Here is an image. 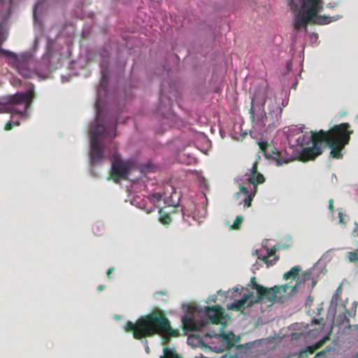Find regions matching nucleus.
<instances>
[{
  "instance_id": "f257e3e1",
  "label": "nucleus",
  "mask_w": 358,
  "mask_h": 358,
  "mask_svg": "<svg viewBox=\"0 0 358 358\" xmlns=\"http://www.w3.org/2000/svg\"><path fill=\"white\" fill-rule=\"evenodd\" d=\"M350 128L349 123H342L334 126L328 131L321 129L311 131L310 142L300 152L299 160L303 162L314 160L322 154L327 147L331 150V157L342 158V150L349 143L350 135L353 133Z\"/></svg>"
},
{
  "instance_id": "f03ea898",
  "label": "nucleus",
  "mask_w": 358,
  "mask_h": 358,
  "mask_svg": "<svg viewBox=\"0 0 358 358\" xmlns=\"http://www.w3.org/2000/svg\"><path fill=\"white\" fill-rule=\"evenodd\" d=\"M123 329L132 333L136 339L159 334L163 342H167L169 338L178 335L177 331L171 327L167 318L157 314L141 317L136 322H127Z\"/></svg>"
},
{
  "instance_id": "7ed1b4c3",
  "label": "nucleus",
  "mask_w": 358,
  "mask_h": 358,
  "mask_svg": "<svg viewBox=\"0 0 358 358\" xmlns=\"http://www.w3.org/2000/svg\"><path fill=\"white\" fill-rule=\"evenodd\" d=\"M289 6L296 13L294 27L296 30H306L309 23L325 24L331 22V17L318 15L322 9V0H290Z\"/></svg>"
},
{
  "instance_id": "20e7f679",
  "label": "nucleus",
  "mask_w": 358,
  "mask_h": 358,
  "mask_svg": "<svg viewBox=\"0 0 358 358\" xmlns=\"http://www.w3.org/2000/svg\"><path fill=\"white\" fill-rule=\"evenodd\" d=\"M183 307L186 313L182 317V324L184 329L189 331H197L209 322L217 324L224 313V309L217 306L203 308L197 304H188Z\"/></svg>"
},
{
  "instance_id": "39448f33",
  "label": "nucleus",
  "mask_w": 358,
  "mask_h": 358,
  "mask_svg": "<svg viewBox=\"0 0 358 358\" xmlns=\"http://www.w3.org/2000/svg\"><path fill=\"white\" fill-rule=\"evenodd\" d=\"M312 280L310 274L304 273L298 278L294 286L285 285L267 288L257 284L255 277L253 276L250 279V285L252 289L256 290L257 296L249 301L248 306H252L257 308H262V306L259 303V301L265 302L282 301L284 297L282 294H287L288 295L292 294L299 284L302 282L305 283L307 280Z\"/></svg>"
},
{
  "instance_id": "423d86ee",
  "label": "nucleus",
  "mask_w": 358,
  "mask_h": 358,
  "mask_svg": "<svg viewBox=\"0 0 358 358\" xmlns=\"http://www.w3.org/2000/svg\"><path fill=\"white\" fill-rule=\"evenodd\" d=\"M117 123L110 127H106L99 123V111H97L96 122L91 126L90 134V161L92 165L100 164L103 159V150L105 148V142L110 141L116 136ZM111 148V147L110 146Z\"/></svg>"
},
{
  "instance_id": "0eeeda50",
  "label": "nucleus",
  "mask_w": 358,
  "mask_h": 358,
  "mask_svg": "<svg viewBox=\"0 0 358 358\" xmlns=\"http://www.w3.org/2000/svg\"><path fill=\"white\" fill-rule=\"evenodd\" d=\"M34 98V87L32 85L25 92H17L3 98V101L0 102V113H16L25 117Z\"/></svg>"
},
{
  "instance_id": "6e6552de",
  "label": "nucleus",
  "mask_w": 358,
  "mask_h": 358,
  "mask_svg": "<svg viewBox=\"0 0 358 358\" xmlns=\"http://www.w3.org/2000/svg\"><path fill=\"white\" fill-rule=\"evenodd\" d=\"M245 180L250 185L249 188L240 185V191L236 194V196H240L241 194H244V206L248 208L251 206L252 201L256 194L257 185L262 184L265 180L264 176L258 171V166L256 162L245 174Z\"/></svg>"
},
{
  "instance_id": "1a4fd4ad",
  "label": "nucleus",
  "mask_w": 358,
  "mask_h": 358,
  "mask_svg": "<svg viewBox=\"0 0 358 358\" xmlns=\"http://www.w3.org/2000/svg\"><path fill=\"white\" fill-rule=\"evenodd\" d=\"M267 98L266 87H261L255 91L252 100L250 109L252 122L262 120L266 115L264 106Z\"/></svg>"
},
{
  "instance_id": "9d476101",
  "label": "nucleus",
  "mask_w": 358,
  "mask_h": 358,
  "mask_svg": "<svg viewBox=\"0 0 358 358\" xmlns=\"http://www.w3.org/2000/svg\"><path fill=\"white\" fill-rule=\"evenodd\" d=\"M110 147L111 150L110 155L114 159L111 167V177L115 181L125 179L129 171V164L119 159L116 152V145L114 142L110 143Z\"/></svg>"
},
{
  "instance_id": "9b49d317",
  "label": "nucleus",
  "mask_w": 358,
  "mask_h": 358,
  "mask_svg": "<svg viewBox=\"0 0 358 358\" xmlns=\"http://www.w3.org/2000/svg\"><path fill=\"white\" fill-rule=\"evenodd\" d=\"M286 294H282L284 297L282 298V302H283L285 299L286 298V296H287ZM250 296H251L250 294H244L243 297L240 300L236 301L234 303H232L231 304H229L227 306V307H228L229 309L234 310H238L243 309L242 310V313L243 314H245H245L252 315L253 316V315H255L253 314L252 312H256L258 310H261V312H263L262 308H263V303H269V304L266 305V307H271L273 303H281V301L265 302V301H259V303L262 306V308H255L252 306H250L248 307V304L249 303V302H248V301L250 298Z\"/></svg>"
},
{
  "instance_id": "f8f14e48",
  "label": "nucleus",
  "mask_w": 358,
  "mask_h": 358,
  "mask_svg": "<svg viewBox=\"0 0 358 358\" xmlns=\"http://www.w3.org/2000/svg\"><path fill=\"white\" fill-rule=\"evenodd\" d=\"M7 55L14 59L13 66L24 78H29L33 76L34 72L29 67L30 61L28 59L19 58L16 54L10 52Z\"/></svg>"
},
{
  "instance_id": "ddd939ff",
  "label": "nucleus",
  "mask_w": 358,
  "mask_h": 358,
  "mask_svg": "<svg viewBox=\"0 0 358 358\" xmlns=\"http://www.w3.org/2000/svg\"><path fill=\"white\" fill-rule=\"evenodd\" d=\"M266 250L263 252L262 250H256L252 252L253 255H257L259 259L262 260L267 264H271L273 260H270L271 257L275 256L276 248H264ZM276 259V257H274L273 261Z\"/></svg>"
},
{
  "instance_id": "4468645a",
  "label": "nucleus",
  "mask_w": 358,
  "mask_h": 358,
  "mask_svg": "<svg viewBox=\"0 0 358 358\" xmlns=\"http://www.w3.org/2000/svg\"><path fill=\"white\" fill-rule=\"evenodd\" d=\"M338 296L337 295V294H334L331 298V300L330 301V306L328 309V313H327V319L328 320H331V319L333 320L335 317L336 307H337V304H338Z\"/></svg>"
},
{
  "instance_id": "2eb2a0df",
  "label": "nucleus",
  "mask_w": 358,
  "mask_h": 358,
  "mask_svg": "<svg viewBox=\"0 0 358 358\" xmlns=\"http://www.w3.org/2000/svg\"><path fill=\"white\" fill-rule=\"evenodd\" d=\"M159 358H181L176 353L174 348H170L169 346H164L163 348V355Z\"/></svg>"
},
{
  "instance_id": "dca6fc26",
  "label": "nucleus",
  "mask_w": 358,
  "mask_h": 358,
  "mask_svg": "<svg viewBox=\"0 0 358 358\" xmlns=\"http://www.w3.org/2000/svg\"><path fill=\"white\" fill-rule=\"evenodd\" d=\"M301 268L299 266H294L292 267L289 271L286 272L283 275V278L285 279H292L294 280L299 275V273L301 271Z\"/></svg>"
},
{
  "instance_id": "f3484780",
  "label": "nucleus",
  "mask_w": 358,
  "mask_h": 358,
  "mask_svg": "<svg viewBox=\"0 0 358 358\" xmlns=\"http://www.w3.org/2000/svg\"><path fill=\"white\" fill-rule=\"evenodd\" d=\"M266 157H268V158L271 157L273 159H274L276 162V165L277 166L282 165V164H286V163H287V162H289L290 161L289 159H282L281 157V154L279 152H273V155H271V156H269L268 155L266 154Z\"/></svg>"
},
{
  "instance_id": "a211bd4d",
  "label": "nucleus",
  "mask_w": 358,
  "mask_h": 358,
  "mask_svg": "<svg viewBox=\"0 0 358 358\" xmlns=\"http://www.w3.org/2000/svg\"><path fill=\"white\" fill-rule=\"evenodd\" d=\"M159 221L164 224H169L171 222V217L169 214L165 213L161 208H159Z\"/></svg>"
},
{
  "instance_id": "6ab92c4d",
  "label": "nucleus",
  "mask_w": 358,
  "mask_h": 358,
  "mask_svg": "<svg viewBox=\"0 0 358 358\" xmlns=\"http://www.w3.org/2000/svg\"><path fill=\"white\" fill-rule=\"evenodd\" d=\"M165 99H166L167 103H165V105L164 106V108H162V107L159 108V112L162 115H164V111H169L171 109V99L166 98L165 96H162V99H161V101L162 102L164 101Z\"/></svg>"
},
{
  "instance_id": "aec40b11",
  "label": "nucleus",
  "mask_w": 358,
  "mask_h": 358,
  "mask_svg": "<svg viewBox=\"0 0 358 358\" xmlns=\"http://www.w3.org/2000/svg\"><path fill=\"white\" fill-rule=\"evenodd\" d=\"M206 336H222L223 340L227 342V348H229L230 346V344H229V341H230V337H229V335H227V334H225L224 333L222 332V334H217V333H214V334H210V333H207L206 334Z\"/></svg>"
},
{
  "instance_id": "412c9836",
  "label": "nucleus",
  "mask_w": 358,
  "mask_h": 358,
  "mask_svg": "<svg viewBox=\"0 0 358 358\" xmlns=\"http://www.w3.org/2000/svg\"><path fill=\"white\" fill-rule=\"evenodd\" d=\"M243 221V217L241 215L236 216L234 224L230 227V229L238 230L241 228V225Z\"/></svg>"
},
{
  "instance_id": "4be33fe9",
  "label": "nucleus",
  "mask_w": 358,
  "mask_h": 358,
  "mask_svg": "<svg viewBox=\"0 0 358 358\" xmlns=\"http://www.w3.org/2000/svg\"><path fill=\"white\" fill-rule=\"evenodd\" d=\"M201 342V341L198 336H189L187 338V343L193 348H195Z\"/></svg>"
},
{
  "instance_id": "5701e85b",
  "label": "nucleus",
  "mask_w": 358,
  "mask_h": 358,
  "mask_svg": "<svg viewBox=\"0 0 358 358\" xmlns=\"http://www.w3.org/2000/svg\"><path fill=\"white\" fill-rule=\"evenodd\" d=\"M348 261L350 262H358V248L354 252L347 253Z\"/></svg>"
},
{
  "instance_id": "b1692460",
  "label": "nucleus",
  "mask_w": 358,
  "mask_h": 358,
  "mask_svg": "<svg viewBox=\"0 0 358 358\" xmlns=\"http://www.w3.org/2000/svg\"><path fill=\"white\" fill-rule=\"evenodd\" d=\"M20 124V122L19 120L16 121H8L4 126L5 130H10L13 128L15 126H19Z\"/></svg>"
},
{
  "instance_id": "393cba45",
  "label": "nucleus",
  "mask_w": 358,
  "mask_h": 358,
  "mask_svg": "<svg viewBox=\"0 0 358 358\" xmlns=\"http://www.w3.org/2000/svg\"><path fill=\"white\" fill-rule=\"evenodd\" d=\"M107 76H106V73L103 70L102 71V79H101V83H100V87H104V85H106L107 83Z\"/></svg>"
},
{
  "instance_id": "a878e982",
  "label": "nucleus",
  "mask_w": 358,
  "mask_h": 358,
  "mask_svg": "<svg viewBox=\"0 0 358 358\" xmlns=\"http://www.w3.org/2000/svg\"><path fill=\"white\" fill-rule=\"evenodd\" d=\"M352 309H353V313L352 314L350 312H349L347 309H345V312L348 315V316H352V317H355V313H356V308H357V301H354L352 304Z\"/></svg>"
},
{
  "instance_id": "bb28decb",
  "label": "nucleus",
  "mask_w": 358,
  "mask_h": 358,
  "mask_svg": "<svg viewBox=\"0 0 358 358\" xmlns=\"http://www.w3.org/2000/svg\"><path fill=\"white\" fill-rule=\"evenodd\" d=\"M269 147V145L267 142H262L259 143V148L261 151L264 152H266V149Z\"/></svg>"
},
{
  "instance_id": "cd10ccee",
  "label": "nucleus",
  "mask_w": 358,
  "mask_h": 358,
  "mask_svg": "<svg viewBox=\"0 0 358 358\" xmlns=\"http://www.w3.org/2000/svg\"><path fill=\"white\" fill-rule=\"evenodd\" d=\"M162 194L160 193H155L152 195V199L155 201H159L162 199Z\"/></svg>"
},
{
  "instance_id": "c85d7f7f",
  "label": "nucleus",
  "mask_w": 358,
  "mask_h": 358,
  "mask_svg": "<svg viewBox=\"0 0 358 358\" xmlns=\"http://www.w3.org/2000/svg\"><path fill=\"white\" fill-rule=\"evenodd\" d=\"M5 40L3 28L2 24L0 23V41H3Z\"/></svg>"
},
{
  "instance_id": "c756f323",
  "label": "nucleus",
  "mask_w": 358,
  "mask_h": 358,
  "mask_svg": "<svg viewBox=\"0 0 358 358\" xmlns=\"http://www.w3.org/2000/svg\"><path fill=\"white\" fill-rule=\"evenodd\" d=\"M143 343L144 344L145 350L146 353L149 354L150 353V348H149L148 345V341L147 340H144V341H143Z\"/></svg>"
},
{
  "instance_id": "7c9ffc66",
  "label": "nucleus",
  "mask_w": 358,
  "mask_h": 358,
  "mask_svg": "<svg viewBox=\"0 0 358 358\" xmlns=\"http://www.w3.org/2000/svg\"><path fill=\"white\" fill-rule=\"evenodd\" d=\"M333 203H334V201L332 199H331L329 201V209L330 210V211L331 213H333V210H334V206H333Z\"/></svg>"
},
{
  "instance_id": "2f4dec72",
  "label": "nucleus",
  "mask_w": 358,
  "mask_h": 358,
  "mask_svg": "<svg viewBox=\"0 0 358 358\" xmlns=\"http://www.w3.org/2000/svg\"><path fill=\"white\" fill-rule=\"evenodd\" d=\"M158 294L166 295V292L165 290H162V291L157 292L155 293V296L158 295Z\"/></svg>"
},
{
  "instance_id": "473e14b6",
  "label": "nucleus",
  "mask_w": 358,
  "mask_h": 358,
  "mask_svg": "<svg viewBox=\"0 0 358 358\" xmlns=\"http://www.w3.org/2000/svg\"><path fill=\"white\" fill-rule=\"evenodd\" d=\"M114 271V268L113 267H110L109 268H108L107 271H106V274L108 276L110 275V274Z\"/></svg>"
},
{
  "instance_id": "72a5a7b5",
  "label": "nucleus",
  "mask_w": 358,
  "mask_h": 358,
  "mask_svg": "<svg viewBox=\"0 0 358 358\" xmlns=\"http://www.w3.org/2000/svg\"><path fill=\"white\" fill-rule=\"evenodd\" d=\"M210 301H215V298L212 296L208 297L206 300V303H208Z\"/></svg>"
},
{
  "instance_id": "f704fd0d",
  "label": "nucleus",
  "mask_w": 358,
  "mask_h": 358,
  "mask_svg": "<svg viewBox=\"0 0 358 358\" xmlns=\"http://www.w3.org/2000/svg\"><path fill=\"white\" fill-rule=\"evenodd\" d=\"M353 234H354L355 236H358V227H357L355 229V230H354V231H353Z\"/></svg>"
},
{
  "instance_id": "c9c22d12",
  "label": "nucleus",
  "mask_w": 358,
  "mask_h": 358,
  "mask_svg": "<svg viewBox=\"0 0 358 358\" xmlns=\"http://www.w3.org/2000/svg\"><path fill=\"white\" fill-rule=\"evenodd\" d=\"M103 288H104V286L101 285L98 286L97 289L99 292H101V290L103 289Z\"/></svg>"
},
{
  "instance_id": "e433bc0d",
  "label": "nucleus",
  "mask_w": 358,
  "mask_h": 358,
  "mask_svg": "<svg viewBox=\"0 0 358 358\" xmlns=\"http://www.w3.org/2000/svg\"><path fill=\"white\" fill-rule=\"evenodd\" d=\"M195 358H206L205 356H203L202 354H199V355L196 356Z\"/></svg>"
},
{
  "instance_id": "4c0bfd02",
  "label": "nucleus",
  "mask_w": 358,
  "mask_h": 358,
  "mask_svg": "<svg viewBox=\"0 0 358 358\" xmlns=\"http://www.w3.org/2000/svg\"><path fill=\"white\" fill-rule=\"evenodd\" d=\"M339 219H340V222L343 223L342 213H339Z\"/></svg>"
},
{
  "instance_id": "58836bf2",
  "label": "nucleus",
  "mask_w": 358,
  "mask_h": 358,
  "mask_svg": "<svg viewBox=\"0 0 358 358\" xmlns=\"http://www.w3.org/2000/svg\"><path fill=\"white\" fill-rule=\"evenodd\" d=\"M114 318L116 319V320H119L121 318V316H119V315H115L114 316Z\"/></svg>"
},
{
  "instance_id": "ea45409f",
  "label": "nucleus",
  "mask_w": 358,
  "mask_h": 358,
  "mask_svg": "<svg viewBox=\"0 0 358 358\" xmlns=\"http://www.w3.org/2000/svg\"><path fill=\"white\" fill-rule=\"evenodd\" d=\"M313 322H314L315 323H317V324H319V323H320V320H317V319H314Z\"/></svg>"
},
{
  "instance_id": "a19ab883",
  "label": "nucleus",
  "mask_w": 358,
  "mask_h": 358,
  "mask_svg": "<svg viewBox=\"0 0 358 358\" xmlns=\"http://www.w3.org/2000/svg\"><path fill=\"white\" fill-rule=\"evenodd\" d=\"M268 241V240H265L262 243V246H265L264 244Z\"/></svg>"
},
{
  "instance_id": "79ce46f5",
  "label": "nucleus",
  "mask_w": 358,
  "mask_h": 358,
  "mask_svg": "<svg viewBox=\"0 0 358 358\" xmlns=\"http://www.w3.org/2000/svg\"><path fill=\"white\" fill-rule=\"evenodd\" d=\"M221 293H222V291H221V290H219V291L217 292V294H221Z\"/></svg>"
},
{
  "instance_id": "37998d69",
  "label": "nucleus",
  "mask_w": 358,
  "mask_h": 358,
  "mask_svg": "<svg viewBox=\"0 0 358 358\" xmlns=\"http://www.w3.org/2000/svg\"><path fill=\"white\" fill-rule=\"evenodd\" d=\"M152 209H151V210H148V212H147V213H151V211H152Z\"/></svg>"
},
{
  "instance_id": "c03bdc74",
  "label": "nucleus",
  "mask_w": 358,
  "mask_h": 358,
  "mask_svg": "<svg viewBox=\"0 0 358 358\" xmlns=\"http://www.w3.org/2000/svg\"><path fill=\"white\" fill-rule=\"evenodd\" d=\"M315 282H313V284H312V287L315 286Z\"/></svg>"
},
{
  "instance_id": "a18cd8bd",
  "label": "nucleus",
  "mask_w": 358,
  "mask_h": 358,
  "mask_svg": "<svg viewBox=\"0 0 358 358\" xmlns=\"http://www.w3.org/2000/svg\"><path fill=\"white\" fill-rule=\"evenodd\" d=\"M219 329H220V331L221 332V331H222V327H219Z\"/></svg>"
},
{
  "instance_id": "49530a36",
  "label": "nucleus",
  "mask_w": 358,
  "mask_h": 358,
  "mask_svg": "<svg viewBox=\"0 0 358 358\" xmlns=\"http://www.w3.org/2000/svg\"><path fill=\"white\" fill-rule=\"evenodd\" d=\"M258 320H259V318H258ZM259 325V321L257 322V326Z\"/></svg>"
},
{
  "instance_id": "de8ad7c7",
  "label": "nucleus",
  "mask_w": 358,
  "mask_h": 358,
  "mask_svg": "<svg viewBox=\"0 0 358 358\" xmlns=\"http://www.w3.org/2000/svg\"><path fill=\"white\" fill-rule=\"evenodd\" d=\"M235 290L237 292L238 290V287H236L235 288Z\"/></svg>"
},
{
  "instance_id": "09e8293b",
  "label": "nucleus",
  "mask_w": 358,
  "mask_h": 358,
  "mask_svg": "<svg viewBox=\"0 0 358 358\" xmlns=\"http://www.w3.org/2000/svg\"><path fill=\"white\" fill-rule=\"evenodd\" d=\"M317 311H318V313H320V311H321V310L317 309Z\"/></svg>"
},
{
  "instance_id": "8fccbe9b",
  "label": "nucleus",
  "mask_w": 358,
  "mask_h": 358,
  "mask_svg": "<svg viewBox=\"0 0 358 358\" xmlns=\"http://www.w3.org/2000/svg\"><path fill=\"white\" fill-rule=\"evenodd\" d=\"M355 328H358V326L357 325H355L354 326Z\"/></svg>"
},
{
  "instance_id": "3c124183",
  "label": "nucleus",
  "mask_w": 358,
  "mask_h": 358,
  "mask_svg": "<svg viewBox=\"0 0 358 358\" xmlns=\"http://www.w3.org/2000/svg\"><path fill=\"white\" fill-rule=\"evenodd\" d=\"M12 0H9V3H11Z\"/></svg>"
},
{
  "instance_id": "603ef678",
  "label": "nucleus",
  "mask_w": 358,
  "mask_h": 358,
  "mask_svg": "<svg viewBox=\"0 0 358 358\" xmlns=\"http://www.w3.org/2000/svg\"><path fill=\"white\" fill-rule=\"evenodd\" d=\"M357 358H358V352H357Z\"/></svg>"
},
{
  "instance_id": "864d4df0",
  "label": "nucleus",
  "mask_w": 358,
  "mask_h": 358,
  "mask_svg": "<svg viewBox=\"0 0 358 358\" xmlns=\"http://www.w3.org/2000/svg\"><path fill=\"white\" fill-rule=\"evenodd\" d=\"M229 358H232V357H231V356H229Z\"/></svg>"
},
{
  "instance_id": "5fc2aeb1",
  "label": "nucleus",
  "mask_w": 358,
  "mask_h": 358,
  "mask_svg": "<svg viewBox=\"0 0 358 358\" xmlns=\"http://www.w3.org/2000/svg\"><path fill=\"white\" fill-rule=\"evenodd\" d=\"M357 119H358V115H357Z\"/></svg>"
}]
</instances>
